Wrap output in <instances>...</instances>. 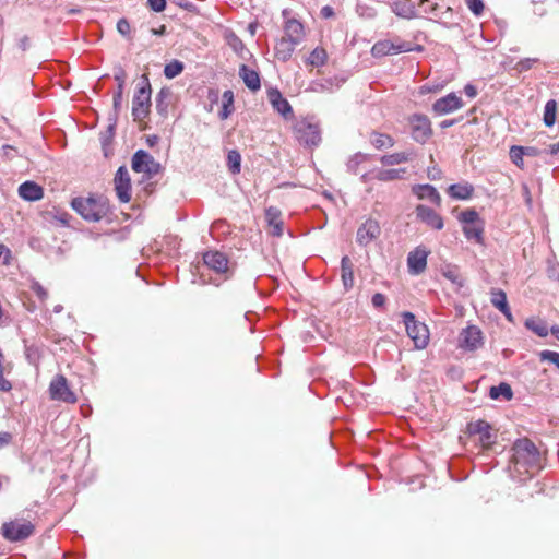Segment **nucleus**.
Masks as SVG:
<instances>
[{"mask_svg":"<svg viewBox=\"0 0 559 559\" xmlns=\"http://www.w3.org/2000/svg\"><path fill=\"white\" fill-rule=\"evenodd\" d=\"M511 475L519 481L533 477L540 468V456L536 445L527 438L518 439L512 447Z\"/></svg>","mask_w":559,"mask_h":559,"instance_id":"nucleus-1","label":"nucleus"},{"mask_svg":"<svg viewBox=\"0 0 559 559\" xmlns=\"http://www.w3.org/2000/svg\"><path fill=\"white\" fill-rule=\"evenodd\" d=\"M71 206L78 214L88 222H99L108 213L107 203L95 198L76 197L71 201Z\"/></svg>","mask_w":559,"mask_h":559,"instance_id":"nucleus-2","label":"nucleus"},{"mask_svg":"<svg viewBox=\"0 0 559 559\" xmlns=\"http://www.w3.org/2000/svg\"><path fill=\"white\" fill-rule=\"evenodd\" d=\"M151 84L146 75L142 81L132 99V117L134 121L142 122L147 118L151 109Z\"/></svg>","mask_w":559,"mask_h":559,"instance_id":"nucleus-3","label":"nucleus"},{"mask_svg":"<svg viewBox=\"0 0 559 559\" xmlns=\"http://www.w3.org/2000/svg\"><path fill=\"white\" fill-rule=\"evenodd\" d=\"M293 133L298 143L304 146H318L321 142L319 124L309 118L297 120L293 126Z\"/></svg>","mask_w":559,"mask_h":559,"instance_id":"nucleus-4","label":"nucleus"},{"mask_svg":"<svg viewBox=\"0 0 559 559\" xmlns=\"http://www.w3.org/2000/svg\"><path fill=\"white\" fill-rule=\"evenodd\" d=\"M403 322L405 324L406 333L414 342L416 349H424L429 343V330L427 325L417 321L414 313L405 311L402 313Z\"/></svg>","mask_w":559,"mask_h":559,"instance_id":"nucleus-5","label":"nucleus"},{"mask_svg":"<svg viewBox=\"0 0 559 559\" xmlns=\"http://www.w3.org/2000/svg\"><path fill=\"white\" fill-rule=\"evenodd\" d=\"M48 393L52 401L63 402L67 404H75L78 402V396L71 390L68 379L60 373L56 374L50 381Z\"/></svg>","mask_w":559,"mask_h":559,"instance_id":"nucleus-6","label":"nucleus"},{"mask_svg":"<svg viewBox=\"0 0 559 559\" xmlns=\"http://www.w3.org/2000/svg\"><path fill=\"white\" fill-rule=\"evenodd\" d=\"M132 169L135 173H143L147 178H152L160 170V164L146 151L139 150L132 157Z\"/></svg>","mask_w":559,"mask_h":559,"instance_id":"nucleus-7","label":"nucleus"},{"mask_svg":"<svg viewBox=\"0 0 559 559\" xmlns=\"http://www.w3.org/2000/svg\"><path fill=\"white\" fill-rule=\"evenodd\" d=\"M466 431L471 437L477 436L478 442L484 449H489L497 439L496 433L492 432L491 425L484 419L468 423Z\"/></svg>","mask_w":559,"mask_h":559,"instance_id":"nucleus-8","label":"nucleus"},{"mask_svg":"<svg viewBox=\"0 0 559 559\" xmlns=\"http://www.w3.org/2000/svg\"><path fill=\"white\" fill-rule=\"evenodd\" d=\"M412 138L420 144H425L432 135L431 122L426 115L414 114L409 116Z\"/></svg>","mask_w":559,"mask_h":559,"instance_id":"nucleus-9","label":"nucleus"},{"mask_svg":"<svg viewBox=\"0 0 559 559\" xmlns=\"http://www.w3.org/2000/svg\"><path fill=\"white\" fill-rule=\"evenodd\" d=\"M282 14L285 19L283 25L284 35L282 37L288 39L293 44L300 45L306 36L302 23L294 17H289V11L287 9L283 10Z\"/></svg>","mask_w":559,"mask_h":559,"instance_id":"nucleus-10","label":"nucleus"},{"mask_svg":"<svg viewBox=\"0 0 559 559\" xmlns=\"http://www.w3.org/2000/svg\"><path fill=\"white\" fill-rule=\"evenodd\" d=\"M34 525L27 521H12L2 525V535L11 542H17L32 535Z\"/></svg>","mask_w":559,"mask_h":559,"instance_id":"nucleus-11","label":"nucleus"},{"mask_svg":"<svg viewBox=\"0 0 559 559\" xmlns=\"http://www.w3.org/2000/svg\"><path fill=\"white\" fill-rule=\"evenodd\" d=\"M412 50H413L412 43L402 41V40L392 41L390 39H384V40L377 41L373 45L371 52H372L373 57H383V56H389V55H397L401 52H407V51H412Z\"/></svg>","mask_w":559,"mask_h":559,"instance_id":"nucleus-12","label":"nucleus"},{"mask_svg":"<svg viewBox=\"0 0 559 559\" xmlns=\"http://www.w3.org/2000/svg\"><path fill=\"white\" fill-rule=\"evenodd\" d=\"M483 346V333L476 325H468L459 335V347L474 352Z\"/></svg>","mask_w":559,"mask_h":559,"instance_id":"nucleus-13","label":"nucleus"},{"mask_svg":"<svg viewBox=\"0 0 559 559\" xmlns=\"http://www.w3.org/2000/svg\"><path fill=\"white\" fill-rule=\"evenodd\" d=\"M463 106L464 102L462 98L452 92L441 98H438L432 104V111L437 116H444L461 109Z\"/></svg>","mask_w":559,"mask_h":559,"instance_id":"nucleus-14","label":"nucleus"},{"mask_svg":"<svg viewBox=\"0 0 559 559\" xmlns=\"http://www.w3.org/2000/svg\"><path fill=\"white\" fill-rule=\"evenodd\" d=\"M116 194L120 202L128 203L131 200V179L124 166H120L114 179Z\"/></svg>","mask_w":559,"mask_h":559,"instance_id":"nucleus-15","label":"nucleus"},{"mask_svg":"<svg viewBox=\"0 0 559 559\" xmlns=\"http://www.w3.org/2000/svg\"><path fill=\"white\" fill-rule=\"evenodd\" d=\"M381 234V227L376 219L369 218L364 222L357 230L356 241L359 246L366 247L376 240Z\"/></svg>","mask_w":559,"mask_h":559,"instance_id":"nucleus-16","label":"nucleus"},{"mask_svg":"<svg viewBox=\"0 0 559 559\" xmlns=\"http://www.w3.org/2000/svg\"><path fill=\"white\" fill-rule=\"evenodd\" d=\"M429 251L424 247H417L407 255L408 273L412 275L421 274L427 267V258Z\"/></svg>","mask_w":559,"mask_h":559,"instance_id":"nucleus-17","label":"nucleus"},{"mask_svg":"<svg viewBox=\"0 0 559 559\" xmlns=\"http://www.w3.org/2000/svg\"><path fill=\"white\" fill-rule=\"evenodd\" d=\"M416 217L432 229L441 230L444 227L443 218L433 209L418 204L415 209Z\"/></svg>","mask_w":559,"mask_h":559,"instance_id":"nucleus-18","label":"nucleus"},{"mask_svg":"<svg viewBox=\"0 0 559 559\" xmlns=\"http://www.w3.org/2000/svg\"><path fill=\"white\" fill-rule=\"evenodd\" d=\"M267 99L273 109L276 110L283 118L290 119L294 116L293 108L288 100L283 97L277 88H270L267 91Z\"/></svg>","mask_w":559,"mask_h":559,"instance_id":"nucleus-19","label":"nucleus"},{"mask_svg":"<svg viewBox=\"0 0 559 559\" xmlns=\"http://www.w3.org/2000/svg\"><path fill=\"white\" fill-rule=\"evenodd\" d=\"M204 263L217 274H225L228 272L229 261L223 252L207 251L203 254Z\"/></svg>","mask_w":559,"mask_h":559,"instance_id":"nucleus-20","label":"nucleus"},{"mask_svg":"<svg viewBox=\"0 0 559 559\" xmlns=\"http://www.w3.org/2000/svg\"><path fill=\"white\" fill-rule=\"evenodd\" d=\"M490 302L497 308L509 322L513 321V316L508 304L506 293L500 288H492L490 290Z\"/></svg>","mask_w":559,"mask_h":559,"instance_id":"nucleus-21","label":"nucleus"},{"mask_svg":"<svg viewBox=\"0 0 559 559\" xmlns=\"http://www.w3.org/2000/svg\"><path fill=\"white\" fill-rule=\"evenodd\" d=\"M412 192L420 200H428L435 205H440L441 203V197L438 190L429 185H414L412 187Z\"/></svg>","mask_w":559,"mask_h":559,"instance_id":"nucleus-22","label":"nucleus"},{"mask_svg":"<svg viewBox=\"0 0 559 559\" xmlns=\"http://www.w3.org/2000/svg\"><path fill=\"white\" fill-rule=\"evenodd\" d=\"M19 195L25 201H39L44 197V189L34 181H25L19 187Z\"/></svg>","mask_w":559,"mask_h":559,"instance_id":"nucleus-23","label":"nucleus"},{"mask_svg":"<svg viewBox=\"0 0 559 559\" xmlns=\"http://www.w3.org/2000/svg\"><path fill=\"white\" fill-rule=\"evenodd\" d=\"M239 76L242 79L245 85L252 92L260 90L261 80L255 70L251 69L247 64H241L239 68Z\"/></svg>","mask_w":559,"mask_h":559,"instance_id":"nucleus-24","label":"nucleus"},{"mask_svg":"<svg viewBox=\"0 0 559 559\" xmlns=\"http://www.w3.org/2000/svg\"><path fill=\"white\" fill-rule=\"evenodd\" d=\"M447 193L454 200H469L474 193V187L467 181L453 183L448 187Z\"/></svg>","mask_w":559,"mask_h":559,"instance_id":"nucleus-25","label":"nucleus"},{"mask_svg":"<svg viewBox=\"0 0 559 559\" xmlns=\"http://www.w3.org/2000/svg\"><path fill=\"white\" fill-rule=\"evenodd\" d=\"M265 219L269 226L272 228L271 234L280 237L283 235V221L282 213L275 206H270L265 210Z\"/></svg>","mask_w":559,"mask_h":559,"instance_id":"nucleus-26","label":"nucleus"},{"mask_svg":"<svg viewBox=\"0 0 559 559\" xmlns=\"http://www.w3.org/2000/svg\"><path fill=\"white\" fill-rule=\"evenodd\" d=\"M297 46L298 45L293 44L288 39L282 37L276 41L274 47L275 58L282 62L288 61L292 58Z\"/></svg>","mask_w":559,"mask_h":559,"instance_id":"nucleus-27","label":"nucleus"},{"mask_svg":"<svg viewBox=\"0 0 559 559\" xmlns=\"http://www.w3.org/2000/svg\"><path fill=\"white\" fill-rule=\"evenodd\" d=\"M392 11L400 17L414 19L416 17L415 3L412 0H395L391 4Z\"/></svg>","mask_w":559,"mask_h":559,"instance_id":"nucleus-28","label":"nucleus"},{"mask_svg":"<svg viewBox=\"0 0 559 559\" xmlns=\"http://www.w3.org/2000/svg\"><path fill=\"white\" fill-rule=\"evenodd\" d=\"M415 157L414 151H404V152H396L392 154H386L380 157V163L383 166H394L400 165L403 163L412 162Z\"/></svg>","mask_w":559,"mask_h":559,"instance_id":"nucleus-29","label":"nucleus"},{"mask_svg":"<svg viewBox=\"0 0 559 559\" xmlns=\"http://www.w3.org/2000/svg\"><path fill=\"white\" fill-rule=\"evenodd\" d=\"M341 277L344 289L350 290L354 286V264L347 255L341 260Z\"/></svg>","mask_w":559,"mask_h":559,"instance_id":"nucleus-30","label":"nucleus"},{"mask_svg":"<svg viewBox=\"0 0 559 559\" xmlns=\"http://www.w3.org/2000/svg\"><path fill=\"white\" fill-rule=\"evenodd\" d=\"M405 173H406L405 168H399V169L381 168V169L376 170L373 177L379 181L388 182V181L403 179Z\"/></svg>","mask_w":559,"mask_h":559,"instance_id":"nucleus-31","label":"nucleus"},{"mask_svg":"<svg viewBox=\"0 0 559 559\" xmlns=\"http://www.w3.org/2000/svg\"><path fill=\"white\" fill-rule=\"evenodd\" d=\"M441 273L443 277L456 285L459 288H462L465 285V281L456 265L448 264L442 267Z\"/></svg>","mask_w":559,"mask_h":559,"instance_id":"nucleus-32","label":"nucleus"},{"mask_svg":"<svg viewBox=\"0 0 559 559\" xmlns=\"http://www.w3.org/2000/svg\"><path fill=\"white\" fill-rule=\"evenodd\" d=\"M370 143L377 148V150H384V148H391L394 146L395 141L394 139L385 133L380 132H372L370 134Z\"/></svg>","mask_w":559,"mask_h":559,"instance_id":"nucleus-33","label":"nucleus"},{"mask_svg":"<svg viewBox=\"0 0 559 559\" xmlns=\"http://www.w3.org/2000/svg\"><path fill=\"white\" fill-rule=\"evenodd\" d=\"M512 396V389L506 382H501L500 384L493 385L489 389V397L492 400L503 399L504 401H510Z\"/></svg>","mask_w":559,"mask_h":559,"instance_id":"nucleus-34","label":"nucleus"},{"mask_svg":"<svg viewBox=\"0 0 559 559\" xmlns=\"http://www.w3.org/2000/svg\"><path fill=\"white\" fill-rule=\"evenodd\" d=\"M525 326L539 337H545L548 335L547 323L542 319L530 318L525 321Z\"/></svg>","mask_w":559,"mask_h":559,"instance_id":"nucleus-35","label":"nucleus"},{"mask_svg":"<svg viewBox=\"0 0 559 559\" xmlns=\"http://www.w3.org/2000/svg\"><path fill=\"white\" fill-rule=\"evenodd\" d=\"M234 111V93L227 90L223 93V105L218 114L222 120L227 119Z\"/></svg>","mask_w":559,"mask_h":559,"instance_id":"nucleus-36","label":"nucleus"},{"mask_svg":"<svg viewBox=\"0 0 559 559\" xmlns=\"http://www.w3.org/2000/svg\"><path fill=\"white\" fill-rule=\"evenodd\" d=\"M463 234L467 240H474L477 243H483L484 227L481 224L463 226Z\"/></svg>","mask_w":559,"mask_h":559,"instance_id":"nucleus-37","label":"nucleus"},{"mask_svg":"<svg viewBox=\"0 0 559 559\" xmlns=\"http://www.w3.org/2000/svg\"><path fill=\"white\" fill-rule=\"evenodd\" d=\"M328 60V53L324 48L316 47L307 59V63L311 67H322Z\"/></svg>","mask_w":559,"mask_h":559,"instance_id":"nucleus-38","label":"nucleus"},{"mask_svg":"<svg viewBox=\"0 0 559 559\" xmlns=\"http://www.w3.org/2000/svg\"><path fill=\"white\" fill-rule=\"evenodd\" d=\"M169 96L170 92L168 88H162L156 95L155 107L160 116L165 117L168 112V103L166 100L169 98Z\"/></svg>","mask_w":559,"mask_h":559,"instance_id":"nucleus-39","label":"nucleus"},{"mask_svg":"<svg viewBox=\"0 0 559 559\" xmlns=\"http://www.w3.org/2000/svg\"><path fill=\"white\" fill-rule=\"evenodd\" d=\"M227 166L233 175H237L241 170V155L236 150H230L227 154Z\"/></svg>","mask_w":559,"mask_h":559,"instance_id":"nucleus-40","label":"nucleus"},{"mask_svg":"<svg viewBox=\"0 0 559 559\" xmlns=\"http://www.w3.org/2000/svg\"><path fill=\"white\" fill-rule=\"evenodd\" d=\"M556 110H557V103L555 99H549L545 104L544 108V123L547 127H552L556 122Z\"/></svg>","mask_w":559,"mask_h":559,"instance_id":"nucleus-41","label":"nucleus"},{"mask_svg":"<svg viewBox=\"0 0 559 559\" xmlns=\"http://www.w3.org/2000/svg\"><path fill=\"white\" fill-rule=\"evenodd\" d=\"M509 156H510L511 162L516 167H519L520 169H524L523 157L525 155H524V152H523V146H521V145H512L510 147V151H509Z\"/></svg>","mask_w":559,"mask_h":559,"instance_id":"nucleus-42","label":"nucleus"},{"mask_svg":"<svg viewBox=\"0 0 559 559\" xmlns=\"http://www.w3.org/2000/svg\"><path fill=\"white\" fill-rule=\"evenodd\" d=\"M183 63L179 60H173L167 63L164 68V75L167 79H174L178 76L183 71Z\"/></svg>","mask_w":559,"mask_h":559,"instance_id":"nucleus-43","label":"nucleus"},{"mask_svg":"<svg viewBox=\"0 0 559 559\" xmlns=\"http://www.w3.org/2000/svg\"><path fill=\"white\" fill-rule=\"evenodd\" d=\"M368 159V155L364 153H356L353 156L349 157V159L346 163L347 170L349 173L356 174L358 170V167L361 163L366 162Z\"/></svg>","mask_w":559,"mask_h":559,"instance_id":"nucleus-44","label":"nucleus"},{"mask_svg":"<svg viewBox=\"0 0 559 559\" xmlns=\"http://www.w3.org/2000/svg\"><path fill=\"white\" fill-rule=\"evenodd\" d=\"M459 219L461 223L464 224V226L474 225L479 221V215L475 210L469 209V210L463 211L460 214Z\"/></svg>","mask_w":559,"mask_h":559,"instance_id":"nucleus-45","label":"nucleus"},{"mask_svg":"<svg viewBox=\"0 0 559 559\" xmlns=\"http://www.w3.org/2000/svg\"><path fill=\"white\" fill-rule=\"evenodd\" d=\"M539 62L538 58H523L516 62L514 70L518 73L526 72L531 70L536 63Z\"/></svg>","mask_w":559,"mask_h":559,"instance_id":"nucleus-46","label":"nucleus"},{"mask_svg":"<svg viewBox=\"0 0 559 559\" xmlns=\"http://www.w3.org/2000/svg\"><path fill=\"white\" fill-rule=\"evenodd\" d=\"M539 358L542 361L554 364L559 369V353L545 349L539 353Z\"/></svg>","mask_w":559,"mask_h":559,"instance_id":"nucleus-47","label":"nucleus"},{"mask_svg":"<svg viewBox=\"0 0 559 559\" xmlns=\"http://www.w3.org/2000/svg\"><path fill=\"white\" fill-rule=\"evenodd\" d=\"M123 91L124 88L122 87V85L118 84L117 90L114 93L112 105L116 114L119 112V110L121 109L123 102Z\"/></svg>","mask_w":559,"mask_h":559,"instance_id":"nucleus-48","label":"nucleus"},{"mask_svg":"<svg viewBox=\"0 0 559 559\" xmlns=\"http://www.w3.org/2000/svg\"><path fill=\"white\" fill-rule=\"evenodd\" d=\"M467 8L473 12L476 16H479L484 11V2L483 0H464Z\"/></svg>","mask_w":559,"mask_h":559,"instance_id":"nucleus-49","label":"nucleus"},{"mask_svg":"<svg viewBox=\"0 0 559 559\" xmlns=\"http://www.w3.org/2000/svg\"><path fill=\"white\" fill-rule=\"evenodd\" d=\"M4 373H9V371H7V367L3 364H1L0 365V391L9 392L12 389V384L9 380H7L4 378Z\"/></svg>","mask_w":559,"mask_h":559,"instance_id":"nucleus-50","label":"nucleus"},{"mask_svg":"<svg viewBox=\"0 0 559 559\" xmlns=\"http://www.w3.org/2000/svg\"><path fill=\"white\" fill-rule=\"evenodd\" d=\"M419 8L426 14H435V12L438 9V4L437 3H431L430 0H420L419 1Z\"/></svg>","mask_w":559,"mask_h":559,"instance_id":"nucleus-51","label":"nucleus"},{"mask_svg":"<svg viewBox=\"0 0 559 559\" xmlns=\"http://www.w3.org/2000/svg\"><path fill=\"white\" fill-rule=\"evenodd\" d=\"M117 31L124 37L130 34V23L127 19L122 17L117 22Z\"/></svg>","mask_w":559,"mask_h":559,"instance_id":"nucleus-52","label":"nucleus"},{"mask_svg":"<svg viewBox=\"0 0 559 559\" xmlns=\"http://www.w3.org/2000/svg\"><path fill=\"white\" fill-rule=\"evenodd\" d=\"M32 290L41 301L48 297V292L37 282L33 283Z\"/></svg>","mask_w":559,"mask_h":559,"instance_id":"nucleus-53","label":"nucleus"},{"mask_svg":"<svg viewBox=\"0 0 559 559\" xmlns=\"http://www.w3.org/2000/svg\"><path fill=\"white\" fill-rule=\"evenodd\" d=\"M10 261H11V251H10V249L7 246L0 243V262L3 265H9Z\"/></svg>","mask_w":559,"mask_h":559,"instance_id":"nucleus-54","label":"nucleus"},{"mask_svg":"<svg viewBox=\"0 0 559 559\" xmlns=\"http://www.w3.org/2000/svg\"><path fill=\"white\" fill-rule=\"evenodd\" d=\"M147 4L154 12H163L166 9V0H147Z\"/></svg>","mask_w":559,"mask_h":559,"instance_id":"nucleus-55","label":"nucleus"},{"mask_svg":"<svg viewBox=\"0 0 559 559\" xmlns=\"http://www.w3.org/2000/svg\"><path fill=\"white\" fill-rule=\"evenodd\" d=\"M386 302V297L381 293H376L371 298V304L374 308H383Z\"/></svg>","mask_w":559,"mask_h":559,"instance_id":"nucleus-56","label":"nucleus"},{"mask_svg":"<svg viewBox=\"0 0 559 559\" xmlns=\"http://www.w3.org/2000/svg\"><path fill=\"white\" fill-rule=\"evenodd\" d=\"M523 152L525 156L536 157L540 155V151L535 146H523Z\"/></svg>","mask_w":559,"mask_h":559,"instance_id":"nucleus-57","label":"nucleus"},{"mask_svg":"<svg viewBox=\"0 0 559 559\" xmlns=\"http://www.w3.org/2000/svg\"><path fill=\"white\" fill-rule=\"evenodd\" d=\"M464 93H465V95H466L467 97H469V98H474V97H476V96H477V88H476V86H475V85H473V84H466V85L464 86Z\"/></svg>","mask_w":559,"mask_h":559,"instance_id":"nucleus-58","label":"nucleus"},{"mask_svg":"<svg viewBox=\"0 0 559 559\" xmlns=\"http://www.w3.org/2000/svg\"><path fill=\"white\" fill-rule=\"evenodd\" d=\"M12 440V435L9 432H0V448L8 445Z\"/></svg>","mask_w":559,"mask_h":559,"instance_id":"nucleus-59","label":"nucleus"},{"mask_svg":"<svg viewBox=\"0 0 559 559\" xmlns=\"http://www.w3.org/2000/svg\"><path fill=\"white\" fill-rule=\"evenodd\" d=\"M115 81L117 82V85L121 84L124 88V72L122 70L115 74Z\"/></svg>","mask_w":559,"mask_h":559,"instance_id":"nucleus-60","label":"nucleus"},{"mask_svg":"<svg viewBox=\"0 0 559 559\" xmlns=\"http://www.w3.org/2000/svg\"><path fill=\"white\" fill-rule=\"evenodd\" d=\"M334 14V11L331 7L326 5L321 9V15L323 17H330Z\"/></svg>","mask_w":559,"mask_h":559,"instance_id":"nucleus-61","label":"nucleus"},{"mask_svg":"<svg viewBox=\"0 0 559 559\" xmlns=\"http://www.w3.org/2000/svg\"><path fill=\"white\" fill-rule=\"evenodd\" d=\"M457 120L455 119H447V120H443L440 122V128L441 129H447V128H450L452 127L454 123H456Z\"/></svg>","mask_w":559,"mask_h":559,"instance_id":"nucleus-62","label":"nucleus"},{"mask_svg":"<svg viewBox=\"0 0 559 559\" xmlns=\"http://www.w3.org/2000/svg\"><path fill=\"white\" fill-rule=\"evenodd\" d=\"M559 152V141L549 147V154L556 155Z\"/></svg>","mask_w":559,"mask_h":559,"instance_id":"nucleus-63","label":"nucleus"},{"mask_svg":"<svg viewBox=\"0 0 559 559\" xmlns=\"http://www.w3.org/2000/svg\"><path fill=\"white\" fill-rule=\"evenodd\" d=\"M550 332L559 341V325L551 326Z\"/></svg>","mask_w":559,"mask_h":559,"instance_id":"nucleus-64","label":"nucleus"}]
</instances>
